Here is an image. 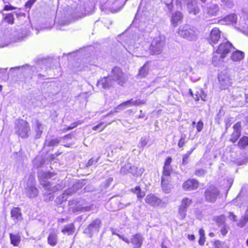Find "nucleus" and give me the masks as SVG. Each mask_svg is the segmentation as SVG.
Wrapping results in <instances>:
<instances>
[{
  "label": "nucleus",
  "instance_id": "nucleus-1",
  "mask_svg": "<svg viewBox=\"0 0 248 248\" xmlns=\"http://www.w3.org/2000/svg\"><path fill=\"white\" fill-rule=\"evenodd\" d=\"M54 172L40 171L38 173V176L41 185L45 190H46V194H51L57 190L63 189L65 186V184L62 181L60 182L57 185L53 186L48 179L55 175Z\"/></svg>",
  "mask_w": 248,
  "mask_h": 248
},
{
  "label": "nucleus",
  "instance_id": "nucleus-2",
  "mask_svg": "<svg viewBox=\"0 0 248 248\" xmlns=\"http://www.w3.org/2000/svg\"><path fill=\"white\" fill-rule=\"evenodd\" d=\"M165 45V39L163 36H158L153 39L149 47V53L152 55L161 54Z\"/></svg>",
  "mask_w": 248,
  "mask_h": 248
},
{
  "label": "nucleus",
  "instance_id": "nucleus-3",
  "mask_svg": "<svg viewBox=\"0 0 248 248\" xmlns=\"http://www.w3.org/2000/svg\"><path fill=\"white\" fill-rule=\"evenodd\" d=\"M24 187V193L29 198H34L38 196L39 190L35 186V178L32 175L29 176Z\"/></svg>",
  "mask_w": 248,
  "mask_h": 248
},
{
  "label": "nucleus",
  "instance_id": "nucleus-4",
  "mask_svg": "<svg viewBox=\"0 0 248 248\" xmlns=\"http://www.w3.org/2000/svg\"><path fill=\"white\" fill-rule=\"evenodd\" d=\"M178 33L181 37L189 41L196 40L197 36L196 28L189 25H186L183 28H180Z\"/></svg>",
  "mask_w": 248,
  "mask_h": 248
},
{
  "label": "nucleus",
  "instance_id": "nucleus-5",
  "mask_svg": "<svg viewBox=\"0 0 248 248\" xmlns=\"http://www.w3.org/2000/svg\"><path fill=\"white\" fill-rule=\"evenodd\" d=\"M15 132L22 138H28L30 132L29 124L23 120L19 121L15 126Z\"/></svg>",
  "mask_w": 248,
  "mask_h": 248
},
{
  "label": "nucleus",
  "instance_id": "nucleus-6",
  "mask_svg": "<svg viewBox=\"0 0 248 248\" xmlns=\"http://www.w3.org/2000/svg\"><path fill=\"white\" fill-rule=\"evenodd\" d=\"M109 76L115 82H117L120 86H123L127 80L126 75L123 72L122 69L118 66H115L112 69Z\"/></svg>",
  "mask_w": 248,
  "mask_h": 248
},
{
  "label": "nucleus",
  "instance_id": "nucleus-7",
  "mask_svg": "<svg viewBox=\"0 0 248 248\" xmlns=\"http://www.w3.org/2000/svg\"><path fill=\"white\" fill-rule=\"evenodd\" d=\"M145 201L150 206L153 207H164L168 203L167 198L161 199L154 194H150L146 196Z\"/></svg>",
  "mask_w": 248,
  "mask_h": 248
},
{
  "label": "nucleus",
  "instance_id": "nucleus-8",
  "mask_svg": "<svg viewBox=\"0 0 248 248\" xmlns=\"http://www.w3.org/2000/svg\"><path fill=\"white\" fill-rule=\"evenodd\" d=\"M218 79L222 89H225L228 88L232 83V78L227 70L219 73Z\"/></svg>",
  "mask_w": 248,
  "mask_h": 248
},
{
  "label": "nucleus",
  "instance_id": "nucleus-9",
  "mask_svg": "<svg viewBox=\"0 0 248 248\" xmlns=\"http://www.w3.org/2000/svg\"><path fill=\"white\" fill-rule=\"evenodd\" d=\"M219 194L218 189L215 186H211L207 188L205 191V198L206 201L210 202L216 201Z\"/></svg>",
  "mask_w": 248,
  "mask_h": 248
},
{
  "label": "nucleus",
  "instance_id": "nucleus-10",
  "mask_svg": "<svg viewBox=\"0 0 248 248\" xmlns=\"http://www.w3.org/2000/svg\"><path fill=\"white\" fill-rule=\"evenodd\" d=\"M232 49H234L232 44L227 41L222 42L218 47L217 52L220 54V57H225L228 53L230 52Z\"/></svg>",
  "mask_w": 248,
  "mask_h": 248
},
{
  "label": "nucleus",
  "instance_id": "nucleus-11",
  "mask_svg": "<svg viewBox=\"0 0 248 248\" xmlns=\"http://www.w3.org/2000/svg\"><path fill=\"white\" fill-rule=\"evenodd\" d=\"M101 227V221L98 219L94 220L83 231L84 233L91 237L94 232H98Z\"/></svg>",
  "mask_w": 248,
  "mask_h": 248
},
{
  "label": "nucleus",
  "instance_id": "nucleus-12",
  "mask_svg": "<svg viewBox=\"0 0 248 248\" xmlns=\"http://www.w3.org/2000/svg\"><path fill=\"white\" fill-rule=\"evenodd\" d=\"M114 80L109 75L101 78L97 83L96 86L101 89H109L114 85Z\"/></svg>",
  "mask_w": 248,
  "mask_h": 248
},
{
  "label": "nucleus",
  "instance_id": "nucleus-13",
  "mask_svg": "<svg viewBox=\"0 0 248 248\" xmlns=\"http://www.w3.org/2000/svg\"><path fill=\"white\" fill-rule=\"evenodd\" d=\"M221 38V31L217 28H213L208 37V41L211 45L217 44Z\"/></svg>",
  "mask_w": 248,
  "mask_h": 248
},
{
  "label": "nucleus",
  "instance_id": "nucleus-14",
  "mask_svg": "<svg viewBox=\"0 0 248 248\" xmlns=\"http://www.w3.org/2000/svg\"><path fill=\"white\" fill-rule=\"evenodd\" d=\"M70 206V211L72 213H75L78 212L88 211L91 210L89 206H83L80 204L76 203L75 201H70L69 202Z\"/></svg>",
  "mask_w": 248,
  "mask_h": 248
},
{
  "label": "nucleus",
  "instance_id": "nucleus-15",
  "mask_svg": "<svg viewBox=\"0 0 248 248\" xmlns=\"http://www.w3.org/2000/svg\"><path fill=\"white\" fill-rule=\"evenodd\" d=\"M187 9L189 14L196 15L200 12L196 0H186Z\"/></svg>",
  "mask_w": 248,
  "mask_h": 248
},
{
  "label": "nucleus",
  "instance_id": "nucleus-16",
  "mask_svg": "<svg viewBox=\"0 0 248 248\" xmlns=\"http://www.w3.org/2000/svg\"><path fill=\"white\" fill-rule=\"evenodd\" d=\"M199 186V183L194 179H189L185 181L182 186L183 188L185 190H193L197 189Z\"/></svg>",
  "mask_w": 248,
  "mask_h": 248
},
{
  "label": "nucleus",
  "instance_id": "nucleus-17",
  "mask_svg": "<svg viewBox=\"0 0 248 248\" xmlns=\"http://www.w3.org/2000/svg\"><path fill=\"white\" fill-rule=\"evenodd\" d=\"M143 240V236L141 234L137 233L133 235L131 241L129 240V241L133 245L134 248H140L141 247Z\"/></svg>",
  "mask_w": 248,
  "mask_h": 248
},
{
  "label": "nucleus",
  "instance_id": "nucleus-18",
  "mask_svg": "<svg viewBox=\"0 0 248 248\" xmlns=\"http://www.w3.org/2000/svg\"><path fill=\"white\" fill-rule=\"evenodd\" d=\"M11 216L15 223L20 221L22 219L21 210L18 207H15L12 209Z\"/></svg>",
  "mask_w": 248,
  "mask_h": 248
},
{
  "label": "nucleus",
  "instance_id": "nucleus-19",
  "mask_svg": "<svg viewBox=\"0 0 248 248\" xmlns=\"http://www.w3.org/2000/svg\"><path fill=\"white\" fill-rule=\"evenodd\" d=\"M240 127L241 124L239 123L235 124L233 126V132L232 134L230 140L234 143L238 139L240 135Z\"/></svg>",
  "mask_w": 248,
  "mask_h": 248
},
{
  "label": "nucleus",
  "instance_id": "nucleus-20",
  "mask_svg": "<svg viewBox=\"0 0 248 248\" xmlns=\"http://www.w3.org/2000/svg\"><path fill=\"white\" fill-rule=\"evenodd\" d=\"M183 15L180 12H175L173 13L171 16V22L174 27H176L179 22L183 19Z\"/></svg>",
  "mask_w": 248,
  "mask_h": 248
},
{
  "label": "nucleus",
  "instance_id": "nucleus-21",
  "mask_svg": "<svg viewBox=\"0 0 248 248\" xmlns=\"http://www.w3.org/2000/svg\"><path fill=\"white\" fill-rule=\"evenodd\" d=\"M47 242L52 247L56 245L58 242V234L55 231L50 232L47 237Z\"/></svg>",
  "mask_w": 248,
  "mask_h": 248
},
{
  "label": "nucleus",
  "instance_id": "nucleus-22",
  "mask_svg": "<svg viewBox=\"0 0 248 248\" xmlns=\"http://www.w3.org/2000/svg\"><path fill=\"white\" fill-rule=\"evenodd\" d=\"M33 127L34 128L36 135V138L39 139L43 133V127L42 124L37 120H35L33 124Z\"/></svg>",
  "mask_w": 248,
  "mask_h": 248
},
{
  "label": "nucleus",
  "instance_id": "nucleus-23",
  "mask_svg": "<svg viewBox=\"0 0 248 248\" xmlns=\"http://www.w3.org/2000/svg\"><path fill=\"white\" fill-rule=\"evenodd\" d=\"M237 16L235 14H231L225 17L223 19L220 20V22H224L226 24H236L237 21Z\"/></svg>",
  "mask_w": 248,
  "mask_h": 248
},
{
  "label": "nucleus",
  "instance_id": "nucleus-24",
  "mask_svg": "<svg viewBox=\"0 0 248 248\" xmlns=\"http://www.w3.org/2000/svg\"><path fill=\"white\" fill-rule=\"evenodd\" d=\"M219 12V7L217 4H211L207 9V13L209 16H216Z\"/></svg>",
  "mask_w": 248,
  "mask_h": 248
},
{
  "label": "nucleus",
  "instance_id": "nucleus-25",
  "mask_svg": "<svg viewBox=\"0 0 248 248\" xmlns=\"http://www.w3.org/2000/svg\"><path fill=\"white\" fill-rule=\"evenodd\" d=\"M170 179H161V186L163 191L165 193H169L171 189V186L169 184Z\"/></svg>",
  "mask_w": 248,
  "mask_h": 248
},
{
  "label": "nucleus",
  "instance_id": "nucleus-26",
  "mask_svg": "<svg viewBox=\"0 0 248 248\" xmlns=\"http://www.w3.org/2000/svg\"><path fill=\"white\" fill-rule=\"evenodd\" d=\"M148 63V62H146L143 66L140 68L138 75L139 78H143L147 76L149 71V67L147 65Z\"/></svg>",
  "mask_w": 248,
  "mask_h": 248
},
{
  "label": "nucleus",
  "instance_id": "nucleus-27",
  "mask_svg": "<svg viewBox=\"0 0 248 248\" xmlns=\"http://www.w3.org/2000/svg\"><path fill=\"white\" fill-rule=\"evenodd\" d=\"M75 226L73 223H70L64 226L62 232L64 233H67L68 235L73 234L75 232Z\"/></svg>",
  "mask_w": 248,
  "mask_h": 248
},
{
  "label": "nucleus",
  "instance_id": "nucleus-28",
  "mask_svg": "<svg viewBox=\"0 0 248 248\" xmlns=\"http://www.w3.org/2000/svg\"><path fill=\"white\" fill-rule=\"evenodd\" d=\"M10 238L11 244L14 246L17 247L19 245L21 241V237L18 234H13L10 233Z\"/></svg>",
  "mask_w": 248,
  "mask_h": 248
},
{
  "label": "nucleus",
  "instance_id": "nucleus-29",
  "mask_svg": "<svg viewBox=\"0 0 248 248\" xmlns=\"http://www.w3.org/2000/svg\"><path fill=\"white\" fill-rule=\"evenodd\" d=\"M244 53L239 50H236L233 52L231 56V59L233 61H240L244 58Z\"/></svg>",
  "mask_w": 248,
  "mask_h": 248
},
{
  "label": "nucleus",
  "instance_id": "nucleus-30",
  "mask_svg": "<svg viewBox=\"0 0 248 248\" xmlns=\"http://www.w3.org/2000/svg\"><path fill=\"white\" fill-rule=\"evenodd\" d=\"M220 53L217 52V50L213 54L212 62L215 66H217L220 64L221 62H223V59L225 58L220 57Z\"/></svg>",
  "mask_w": 248,
  "mask_h": 248
},
{
  "label": "nucleus",
  "instance_id": "nucleus-31",
  "mask_svg": "<svg viewBox=\"0 0 248 248\" xmlns=\"http://www.w3.org/2000/svg\"><path fill=\"white\" fill-rule=\"evenodd\" d=\"M238 145L241 149H245L247 147L248 145V137L243 136L239 140Z\"/></svg>",
  "mask_w": 248,
  "mask_h": 248
},
{
  "label": "nucleus",
  "instance_id": "nucleus-32",
  "mask_svg": "<svg viewBox=\"0 0 248 248\" xmlns=\"http://www.w3.org/2000/svg\"><path fill=\"white\" fill-rule=\"evenodd\" d=\"M129 173H130L133 175L139 176L141 175L143 171L141 169H138V168L135 166H131L129 165Z\"/></svg>",
  "mask_w": 248,
  "mask_h": 248
},
{
  "label": "nucleus",
  "instance_id": "nucleus-33",
  "mask_svg": "<svg viewBox=\"0 0 248 248\" xmlns=\"http://www.w3.org/2000/svg\"><path fill=\"white\" fill-rule=\"evenodd\" d=\"M172 172V167H164L161 179H170V176Z\"/></svg>",
  "mask_w": 248,
  "mask_h": 248
},
{
  "label": "nucleus",
  "instance_id": "nucleus-34",
  "mask_svg": "<svg viewBox=\"0 0 248 248\" xmlns=\"http://www.w3.org/2000/svg\"><path fill=\"white\" fill-rule=\"evenodd\" d=\"M192 201L188 198H185L182 201L181 203L179 206L181 208L187 210V208L191 205Z\"/></svg>",
  "mask_w": 248,
  "mask_h": 248
},
{
  "label": "nucleus",
  "instance_id": "nucleus-35",
  "mask_svg": "<svg viewBox=\"0 0 248 248\" xmlns=\"http://www.w3.org/2000/svg\"><path fill=\"white\" fill-rule=\"evenodd\" d=\"M81 185L80 184H77L74 185L72 187L69 188L68 189L65 190L64 191V194L66 195H71L76 192L78 188H81Z\"/></svg>",
  "mask_w": 248,
  "mask_h": 248
},
{
  "label": "nucleus",
  "instance_id": "nucleus-36",
  "mask_svg": "<svg viewBox=\"0 0 248 248\" xmlns=\"http://www.w3.org/2000/svg\"><path fill=\"white\" fill-rule=\"evenodd\" d=\"M34 167L36 168L41 167L45 163L44 159L41 156H37L33 161Z\"/></svg>",
  "mask_w": 248,
  "mask_h": 248
},
{
  "label": "nucleus",
  "instance_id": "nucleus-37",
  "mask_svg": "<svg viewBox=\"0 0 248 248\" xmlns=\"http://www.w3.org/2000/svg\"><path fill=\"white\" fill-rule=\"evenodd\" d=\"M248 222V213H246L244 216L242 217L237 223V225L238 227L242 228L244 227Z\"/></svg>",
  "mask_w": 248,
  "mask_h": 248
},
{
  "label": "nucleus",
  "instance_id": "nucleus-38",
  "mask_svg": "<svg viewBox=\"0 0 248 248\" xmlns=\"http://www.w3.org/2000/svg\"><path fill=\"white\" fill-rule=\"evenodd\" d=\"M61 139L56 138L52 139L50 140H46L45 142V144L48 147H52L57 146L60 142Z\"/></svg>",
  "mask_w": 248,
  "mask_h": 248
},
{
  "label": "nucleus",
  "instance_id": "nucleus-39",
  "mask_svg": "<svg viewBox=\"0 0 248 248\" xmlns=\"http://www.w3.org/2000/svg\"><path fill=\"white\" fill-rule=\"evenodd\" d=\"M216 221L219 227H222V226L226 225L225 224V217L223 215L217 217Z\"/></svg>",
  "mask_w": 248,
  "mask_h": 248
},
{
  "label": "nucleus",
  "instance_id": "nucleus-40",
  "mask_svg": "<svg viewBox=\"0 0 248 248\" xmlns=\"http://www.w3.org/2000/svg\"><path fill=\"white\" fill-rule=\"evenodd\" d=\"M132 191L137 194L139 199H141L145 196L144 192L141 191L140 186H136L134 189H132Z\"/></svg>",
  "mask_w": 248,
  "mask_h": 248
},
{
  "label": "nucleus",
  "instance_id": "nucleus-41",
  "mask_svg": "<svg viewBox=\"0 0 248 248\" xmlns=\"http://www.w3.org/2000/svg\"><path fill=\"white\" fill-rule=\"evenodd\" d=\"M4 19L9 24H13L14 22V17L13 14L12 13L6 14Z\"/></svg>",
  "mask_w": 248,
  "mask_h": 248
},
{
  "label": "nucleus",
  "instance_id": "nucleus-42",
  "mask_svg": "<svg viewBox=\"0 0 248 248\" xmlns=\"http://www.w3.org/2000/svg\"><path fill=\"white\" fill-rule=\"evenodd\" d=\"M187 210L179 206L178 215L181 219H184L186 215Z\"/></svg>",
  "mask_w": 248,
  "mask_h": 248
},
{
  "label": "nucleus",
  "instance_id": "nucleus-43",
  "mask_svg": "<svg viewBox=\"0 0 248 248\" xmlns=\"http://www.w3.org/2000/svg\"><path fill=\"white\" fill-rule=\"evenodd\" d=\"M221 1L222 4L227 8H231L233 5L232 0H221Z\"/></svg>",
  "mask_w": 248,
  "mask_h": 248
},
{
  "label": "nucleus",
  "instance_id": "nucleus-44",
  "mask_svg": "<svg viewBox=\"0 0 248 248\" xmlns=\"http://www.w3.org/2000/svg\"><path fill=\"white\" fill-rule=\"evenodd\" d=\"M130 105V103H129L128 101H126L124 102H123L118 105L117 107L115 108V112H119L120 110L124 109V108L127 106Z\"/></svg>",
  "mask_w": 248,
  "mask_h": 248
},
{
  "label": "nucleus",
  "instance_id": "nucleus-45",
  "mask_svg": "<svg viewBox=\"0 0 248 248\" xmlns=\"http://www.w3.org/2000/svg\"><path fill=\"white\" fill-rule=\"evenodd\" d=\"M107 124L102 122L93 126V129L94 130H99V131H101L107 126Z\"/></svg>",
  "mask_w": 248,
  "mask_h": 248
},
{
  "label": "nucleus",
  "instance_id": "nucleus-46",
  "mask_svg": "<svg viewBox=\"0 0 248 248\" xmlns=\"http://www.w3.org/2000/svg\"><path fill=\"white\" fill-rule=\"evenodd\" d=\"M195 173L196 175L199 177H202L206 173V171L202 169H198L196 170Z\"/></svg>",
  "mask_w": 248,
  "mask_h": 248
},
{
  "label": "nucleus",
  "instance_id": "nucleus-47",
  "mask_svg": "<svg viewBox=\"0 0 248 248\" xmlns=\"http://www.w3.org/2000/svg\"><path fill=\"white\" fill-rule=\"evenodd\" d=\"M129 164H126L123 166L120 170V173L123 174H126L129 173Z\"/></svg>",
  "mask_w": 248,
  "mask_h": 248
},
{
  "label": "nucleus",
  "instance_id": "nucleus-48",
  "mask_svg": "<svg viewBox=\"0 0 248 248\" xmlns=\"http://www.w3.org/2000/svg\"><path fill=\"white\" fill-rule=\"evenodd\" d=\"M186 137V135L185 134H183L181 135V138H180V140H179L178 144V146L179 147L182 148L184 146V145L185 143Z\"/></svg>",
  "mask_w": 248,
  "mask_h": 248
},
{
  "label": "nucleus",
  "instance_id": "nucleus-49",
  "mask_svg": "<svg viewBox=\"0 0 248 248\" xmlns=\"http://www.w3.org/2000/svg\"><path fill=\"white\" fill-rule=\"evenodd\" d=\"M83 123V121L78 120L77 122L71 124L69 126H68V129L71 130L76 127L78 125L82 124Z\"/></svg>",
  "mask_w": 248,
  "mask_h": 248
},
{
  "label": "nucleus",
  "instance_id": "nucleus-50",
  "mask_svg": "<svg viewBox=\"0 0 248 248\" xmlns=\"http://www.w3.org/2000/svg\"><path fill=\"white\" fill-rule=\"evenodd\" d=\"M199 93H200V98H201V99L202 100L205 101L206 100L207 95L205 93L203 92V91L201 89H199Z\"/></svg>",
  "mask_w": 248,
  "mask_h": 248
},
{
  "label": "nucleus",
  "instance_id": "nucleus-51",
  "mask_svg": "<svg viewBox=\"0 0 248 248\" xmlns=\"http://www.w3.org/2000/svg\"><path fill=\"white\" fill-rule=\"evenodd\" d=\"M112 234L117 235L119 237V238L123 240L127 244L130 243L129 240L127 238L125 237L124 235H121L119 234H118V233H116V232H112Z\"/></svg>",
  "mask_w": 248,
  "mask_h": 248
},
{
  "label": "nucleus",
  "instance_id": "nucleus-52",
  "mask_svg": "<svg viewBox=\"0 0 248 248\" xmlns=\"http://www.w3.org/2000/svg\"><path fill=\"white\" fill-rule=\"evenodd\" d=\"M99 159V158H97L95 159H94L93 158H91L88 162L87 164V166L89 167L93 165H95Z\"/></svg>",
  "mask_w": 248,
  "mask_h": 248
},
{
  "label": "nucleus",
  "instance_id": "nucleus-53",
  "mask_svg": "<svg viewBox=\"0 0 248 248\" xmlns=\"http://www.w3.org/2000/svg\"><path fill=\"white\" fill-rule=\"evenodd\" d=\"M203 126V124L201 120H200V121L198 122V123H197V124L196 125V128H197V131L199 132L201 131L202 130V129Z\"/></svg>",
  "mask_w": 248,
  "mask_h": 248
},
{
  "label": "nucleus",
  "instance_id": "nucleus-54",
  "mask_svg": "<svg viewBox=\"0 0 248 248\" xmlns=\"http://www.w3.org/2000/svg\"><path fill=\"white\" fill-rule=\"evenodd\" d=\"M113 181V178H111V177H109L108 178V179H107L106 181H105V186H103L105 188H108L109 186L111 184V183H112V182Z\"/></svg>",
  "mask_w": 248,
  "mask_h": 248
},
{
  "label": "nucleus",
  "instance_id": "nucleus-55",
  "mask_svg": "<svg viewBox=\"0 0 248 248\" xmlns=\"http://www.w3.org/2000/svg\"><path fill=\"white\" fill-rule=\"evenodd\" d=\"M221 228V233L223 235H225L228 232V226L227 225L220 227Z\"/></svg>",
  "mask_w": 248,
  "mask_h": 248
},
{
  "label": "nucleus",
  "instance_id": "nucleus-56",
  "mask_svg": "<svg viewBox=\"0 0 248 248\" xmlns=\"http://www.w3.org/2000/svg\"><path fill=\"white\" fill-rule=\"evenodd\" d=\"M171 161V158L170 157H168L166 159L164 167H171V166H170Z\"/></svg>",
  "mask_w": 248,
  "mask_h": 248
},
{
  "label": "nucleus",
  "instance_id": "nucleus-57",
  "mask_svg": "<svg viewBox=\"0 0 248 248\" xmlns=\"http://www.w3.org/2000/svg\"><path fill=\"white\" fill-rule=\"evenodd\" d=\"M189 156L188 155V154H185V155H183V161H182L183 164L186 165L188 163V158Z\"/></svg>",
  "mask_w": 248,
  "mask_h": 248
},
{
  "label": "nucleus",
  "instance_id": "nucleus-58",
  "mask_svg": "<svg viewBox=\"0 0 248 248\" xmlns=\"http://www.w3.org/2000/svg\"><path fill=\"white\" fill-rule=\"evenodd\" d=\"M35 0H29L25 4V7L27 8L30 9L33 3L35 2Z\"/></svg>",
  "mask_w": 248,
  "mask_h": 248
},
{
  "label": "nucleus",
  "instance_id": "nucleus-59",
  "mask_svg": "<svg viewBox=\"0 0 248 248\" xmlns=\"http://www.w3.org/2000/svg\"><path fill=\"white\" fill-rule=\"evenodd\" d=\"M75 137V135L73 133H70L68 134H67L63 136V137L61 138V139L63 140H66V139H72L73 138Z\"/></svg>",
  "mask_w": 248,
  "mask_h": 248
},
{
  "label": "nucleus",
  "instance_id": "nucleus-60",
  "mask_svg": "<svg viewBox=\"0 0 248 248\" xmlns=\"http://www.w3.org/2000/svg\"><path fill=\"white\" fill-rule=\"evenodd\" d=\"M229 218L233 221H236V216L232 212L229 213Z\"/></svg>",
  "mask_w": 248,
  "mask_h": 248
},
{
  "label": "nucleus",
  "instance_id": "nucleus-61",
  "mask_svg": "<svg viewBox=\"0 0 248 248\" xmlns=\"http://www.w3.org/2000/svg\"><path fill=\"white\" fill-rule=\"evenodd\" d=\"M140 144L142 148L145 147L147 144V141L146 139L144 138H141L140 140Z\"/></svg>",
  "mask_w": 248,
  "mask_h": 248
},
{
  "label": "nucleus",
  "instance_id": "nucleus-62",
  "mask_svg": "<svg viewBox=\"0 0 248 248\" xmlns=\"http://www.w3.org/2000/svg\"><path fill=\"white\" fill-rule=\"evenodd\" d=\"M145 103V101L144 100L137 99L134 100V105L138 106L140 104H144Z\"/></svg>",
  "mask_w": 248,
  "mask_h": 248
},
{
  "label": "nucleus",
  "instance_id": "nucleus-63",
  "mask_svg": "<svg viewBox=\"0 0 248 248\" xmlns=\"http://www.w3.org/2000/svg\"><path fill=\"white\" fill-rule=\"evenodd\" d=\"M205 241V236H200V238H199V244L201 245V246H202L204 245V242Z\"/></svg>",
  "mask_w": 248,
  "mask_h": 248
},
{
  "label": "nucleus",
  "instance_id": "nucleus-64",
  "mask_svg": "<svg viewBox=\"0 0 248 248\" xmlns=\"http://www.w3.org/2000/svg\"><path fill=\"white\" fill-rule=\"evenodd\" d=\"M16 8L10 5H6L4 7V10L10 11L15 9Z\"/></svg>",
  "mask_w": 248,
  "mask_h": 248
}]
</instances>
